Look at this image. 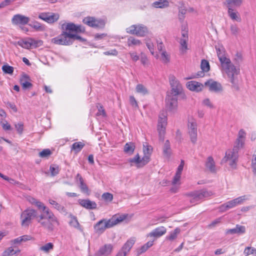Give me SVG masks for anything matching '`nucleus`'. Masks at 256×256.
I'll use <instances>...</instances> for the list:
<instances>
[{
  "label": "nucleus",
  "mask_w": 256,
  "mask_h": 256,
  "mask_svg": "<svg viewBox=\"0 0 256 256\" xmlns=\"http://www.w3.org/2000/svg\"><path fill=\"white\" fill-rule=\"evenodd\" d=\"M54 244L52 242H48L40 248V250L46 253H48L50 250H53Z\"/></svg>",
  "instance_id": "obj_44"
},
{
  "label": "nucleus",
  "mask_w": 256,
  "mask_h": 256,
  "mask_svg": "<svg viewBox=\"0 0 256 256\" xmlns=\"http://www.w3.org/2000/svg\"><path fill=\"white\" fill-rule=\"evenodd\" d=\"M212 194V192L206 190H201L186 194V196L190 198V202L193 205L200 203L205 198Z\"/></svg>",
  "instance_id": "obj_3"
},
{
  "label": "nucleus",
  "mask_w": 256,
  "mask_h": 256,
  "mask_svg": "<svg viewBox=\"0 0 256 256\" xmlns=\"http://www.w3.org/2000/svg\"><path fill=\"white\" fill-rule=\"evenodd\" d=\"M70 224L72 226H73L74 228H77L78 230H80V231H81V232L82 231V229L81 226H80L79 222H78V220L77 218H76V217H75L74 216H71V219L70 222Z\"/></svg>",
  "instance_id": "obj_40"
},
{
  "label": "nucleus",
  "mask_w": 256,
  "mask_h": 256,
  "mask_svg": "<svg viewBox=\"0 0 256 256\" xmlns=\"http://www.w3.org/2000/svg\"><path fill=\"white\" fill-rule=\"evenodd\" d=\"M78 202L81 206L88 210L96 209L97 206V204L94 202L91 201L88 199H80Z\"/></svg>",
  "instance_id": "obj_23"
},
{
  "label": "nucleus",
  "mask_w": 256,
  "mask_h": 256,
  "mask_svg": "<svg viewBox=\"0 0 256 256\" xmlns=\"http://www.w3.org/2000/svg\"><path fill=\"white\" fill-rule=\"evenodd\" d=\"M37 212L33 209H26L21 214L20 219L22 225L24 226H28L32 220L36 216Z\"/></svg>",
  "instance_id": "obj_7"
},
{
  "label": "nucleus",
  "mask_w": 256,
  "mask_h": 256,
  "mask_svg": "<svg viewBox=\"0 0 256 256\" xmlns=\"http://www.w3.org/2000/svg\"><path fill=\"white\" fill-rule=\"evenodd\" d=\"M142 44V42L140 40L133 36H130L128 38L127 44L128 46H140Z\"/></svg>",
  "instance_id": "obj_33"
},
{
  "label": "nucleus",
  "mask_w": 256,
  "mask_h": 256,
  "mask_svg": "<svg viewBox=\"0 0 256 256\" xmlns=\"http://www.w3.org/2000/svg\"><path fill=\"white\" fill-rule=\"evenodd\" d=\"M181 174L176 172V174L173 178V180L172 181V185H176V184H180V179L181 178Z\"/></svg>",
  "instance_id": "obj_62"
},
{
  "label": "nucleus",
  "mask_w": 256,
  "mask_h": 256,
  "mask_svg": "<svg viewBox=\"0 0 256 256\" xmlns=\"http://www.w3.org/2000/svg\"><path fill=\"white\" fill-rule=\"evenodd\" d=\"M94 17L92 16H87L84 18L83 19V22L88 25V26L92 28H94V26H96L94 22Z\"/></svg>",
  "instance_id": "obj_48"
},
{
  "label": "nucleus",
  "mask_w": 256,
  "mask_h": 256,
  "mask_svg": "<svg viewBox=\"0 0 256 256\" xmlns=\"http://www.w3.org/2000/svg\"><path fill=\"white\" fill-rule=\"evenodd\" d=\"M206 86H208L209 90L210 91L216 92H219L222 91V85L216 82H205Z\"/></svg>",
  "instance_id": "obj_24"
},
{
  "label": "nucleus",
  "mask_w": 256,
  "mask_h": 256,
  "mask_svg": "<svg viewBox=\"0 0 256 256\" xmlns=\"http://www.w3.org/2000/svg\"><path fill=\"white\" fill-rule=\"evenodd\" d=\"M72 34L63 32L60 34L52 39V42L58 45L68 46L72 44Z\"/></svg>",
  "instance_id": "obj_6"
},
{
  "label": "nucleus",
  "mask_w": 256,
  "mask_h": 256,
  "mask_svg": "<svg viewBox=\"0 0 256 256\" xmlns=\"http://www.w3.org/2000/svg\"><path fill=\"white\" fill-rule=\"evenodd\" d=\"M18 44L21 47L24 48H31V44L30 42V38L27 40H22L18 42Z\"/></svg>",
  "instance_id": "obj_43"
},
{
  "label": "nucleus",
  "mask_w": 256,
  "mask_h": 256,
  "mask_svg": "<svg viewBox=\"0 0 256 256\" xmlns=\"http://www.w3.org/2000/svg\"><path fill=\"white\" fill-rule=\"evenodd\" d=\"M38 18L48 23H53L59 18L58 14L42 12L38 15Z\"/></svg>",
  "instance_id": "obj_14"
},
{
  "label": "nucleus",
  "mask_w": 256,
  "mask_h": 256,
  "mask_svg": "<svg viewBox=\"0 0 256 256\" xmlns=\"http://www.w3.org/2000/svg\"><path fill=\"white\" fill-rule=\"evenodd\" d=\"M135 241V238H134L128 240L122 247V250L128 254L134 244Z\"/></svg>",
  "instance_id": "obj_30"
},
{
  "label": "nucleus",
  "mask_w": 256,
  "mask_h": 256,
  "mask_svg": "<svg viewBox=\"0 0 256 256\" xmlns=\"http://www.w3.org/2000/svg\"><path fill=\"white\" fill-rule=\"evenodd\" d=\"M30 42L31 44L32 48H37L42 45L43 42L40 40H34L32 38H30Z\"/></svg>",
  "instance_id": "obj_52"
},
{
  "label": "nucleus",
  "mask_w": 256,
  "mask_h": 256,
  "mask_svg": "<svg viewBox=\"0 0 256 256\" xmlns=\"http://www.w3.org/2000/svg\"><path fill=\"white\" fill-rule=\"evenodd\" d=\"M128 162L130 164V166H136L138 168H142L148 162V158L143 156L142 158L137 154L134 158L128 159Z\"/></svg>",
  "instance_id": "obj_12"
},
{
  "label": "nucleus",
  "mask_w": 256,
  "mask_h": 256,
  "mask_svg": "<svg viewBox=\"0 0 256 256\" xmlns=\"http://www.w3.org/2000/svg\"><path fill=\"white\" fill-rule=\"evenodd\" d=\"M126 218V216L124 215H120L118 216H114L112 219H110V221L112 224H114V226L116 224L120 222L123 221Z\"/></svg>",
  "instance_id": "obj_49"
},
{
  "label": "nucleus",
  "mask_w": 256,
  "mask_h": 256,
  "mask_svg": "<svg viewBox=\"0 0 256 256\" xmlns=\"http://www.w3.org/2000/svg\"><path fill=\"white\" fill-rule=\"evenodd\" d=\"M16 0H4L0 3V10L10 5Z\"/></svg>",
  "instance_id": "obj_59"
},
{
  "label": "nucleus",
  "mask_w": 256,
  "mask_h": 256,
  "mask_svg": "<svg viewBox=\"0 0 256 256\" xmlns=\"http://www.w3.org/2000/svg\"><path fill=\"white\" fill-rule=\"evenodd\" d=\"M166 232V228L163 226H159L154 229L152 232L148 233L146 236L147 237H154L156 238H160Z\"/></svg>",
  "instance_id": "obj_18"
},
{
  "label": "nucleus",
  "mask_w": 256,
  "mask_h": 256,
  "mask_svg": "<svg viewBox=\"0 0 256 256\" xmlns=\"http://www.w3.org/2000/svg\"><path fill=\"white\" fill-rule=\"evenodd\" d=\"M2 70L5 73L8 74H12L14 72V68L8 65L3 66Z\"/></svg>",
  "instance_id": "obj_61"
},
{
  "label": "nucleus",
  "mask_w": 256,
  "mask_h": 256,
  "mask_svg": "<svg viewBox=\"0 0 256 256\" xmlns=\"http://www.w3.org/2000/svg\"><path fill=\"white\" fill-rule=\"evenodd\" d=\"M188 39L180 38V50L182 54L185 53L188 50Z\"/></svg>",
  "instance_id": "obj_45"
},
{
  "label": "nucleus",
  "mask_w": 256,
  "mask_h": 256,
  "mask_svg": "<svg viewBox=\"0 0 256 256\" xmlns=\"http://www.w3.org/2000/svg\"><path fill=\"white\" fill-rule=\"evenodd\" d=\"M62 28L70 32H74L76 30V24L72 22L64 24L62 25Z\"/></svg>",
  "instance_id": "obj_37"
},
{
  "label": "nucleus",
  "mask_w": 256,
  "mask_h": 256,
  "mask_svg": "<svg viewBox=\"0 0 256 256\" xmlns=\"http://www.w3.org/2000/svg\"><path fill=\"white\" fill-rule=\"evenodd\" d=\"M135 146L132 143H126L124 146V152L129 154H132L134 150Z\"/></svg>",
  "instance_id": "obj_46"
},
{
  "label": "nucleus",
  "mask_w": 256,
  "mask_h": 256,
  "mask_svg": "<svg viewBox=\"0 0 256 256\" xmlns=\"http://www.w3.org/2000/svg\"><path fill=\"white\" fill-rule=\"evenodd\" d=\"M228 15L230 18L233 21L240 22L242 18L238 12L234 8H227Z\"/></svg>",
  "instance_id": "obj_22"
},
{
  "label": "nucleus",
  "mask_w": 256,
  "mask_h": 256,
  "mask_svg": "<svg viewBox=\"0 0 256 256\" xmlns=\"http://www.w3.org/2000/svg\"><path fill=\"white\" fill-rule=\"evenodd\" d=\"M102 198L106 202H112L113 200V195L109 192H104L102 194Z\"/></svg>",
  "instance_id": "obj_58"
},
{
  "label": "nucleus",
  "mask_w": 256,
  "mask_h": 256,
  "mask_svg": "<svg viewBox=\"0 0 256 256\" xmlns=\"http://www.w3.org/2000/svg\"><path fill=\"white\" fill-rule=\"evenodd\" d=\"M166 106L170 110H173L177 106V96L168 94L166 98Z\"/></svg>",
  "instance_id": "obj_16"
},
{
  "label": "nucleus",
  "mask_w": 256,
  "mask_h": 256,
  "mask_svg": "<svg viewBox=\"0 0 256 256\" xmlns=\"http://www.w3.org/2000/svg\"><path fill=\"white\" fill-rule=\"evenodd\" d=\"M216 50L219 60L220 62L222 70L225 72L236 90H239L238 76L240 74V69L236 68L231 62L230 59L226 56V52L222 46H216Z\"/></svg>",
  "instance_id": "obj_1"
},
{
  "label": "nucleus",
  "mask_w": 256,
  "mask_h": 256,
  "mask_svg": "<svg viewBox=\"0 0 256 256\" xmlns=\"http://www.w3.org/2000/svg\"><path fill=\"white\" fill-rule=\"evenodd\" d=\"M48 202L50 204L54 206V208L56 209L60 212L62 213H66V210L64 207L58 203L55 200H49Z\"/></svg>",
  "instance_id": "obj_34"
},
{
  "label": "nucleus",
  "mask_w": 256,
  "mask_h": 256,
  "mask_svg": "<svg viewBox=\"0 0 256 256\" xmlns=\"http://www.w3.org/2000/svg\"><path fill=\"white\" fill-rule=\"evenodd\" d=\"M75 180L78 184V186L82 192L89 195L90 192L86 184L80 174H78L76 176Z\"/></svg>",
  "instance_id": "obj_17"
},
{
  "label": "nucleus",
  "mask_w": 256,
  "mask_h": 256,
  "mask_svg": "<svg viewBox=\"0 0 256 256\" xmlns=\"http://www.w3.org/2000/svg\"><path fill=\"white\" fill-rule=\"evenodd\" d=\"M169 3L167 0H158L152 4V6L156 8H163L168 6Z\"/></svg>",
  "instance_id": "obj_35"
},
{
  "label": "nucleus",
  "mask_w": 256,
  "mask_h": 256,
  "mask_svg": "<svg viewBox=\"0 0 256 256\" xmlns=\"http://www.w3.org/2000/svg\"><path fill=\"white\" fill-rule=\"evenodd\" d=\"M242 0H226L224 4L227 8H238L242 4Z\"/></svg>",
  "instance_id": "obj_27"
},
{
  "label": "nucleus",
  "mask_w": 256,
  "mask_h": 256,
  "mask_svg": "<svg viewBox=\"0 0 256 256\" xmlns=\"http://www.w3.org/2000/svg\"><path fill=\"white\" fill-rule=\"evenodd\" d=\"M206 166L210 172L215 173L216 171L215 162L212 156H208L206 162Z\"/></svg>",
  "instance_id": "obj_28"
},
{
  "label": "nucleus",
  "mask_w": 256,
  "mask_h": 256,
  "mask_svg": "<svg viewBox=\"0 0 256 256\" xmlns=\"http://www.w3.org/2000/svg\"><path fill=\"white\" fill-rule=\"evenodd\" d=\"M46 215L44 214L38 216L36 217L38 222L40 224L44 227L45 228L47 229L48 230L52 231L53 230L54 228L50 222H48V220H44L46 218Z\"/></svg>",
  "instance_id": "obj_20"
},
{
  "label": "nucleus",
  "mask_w": 256,
  "mask_h": 256,
  "mask_svg": "<svg viewBox=\"0 0 256 256\" xmlns=\"http://www.w3.org/2000/svg\"><path fill=\"white\" fill-rule=\"evenodd\" d=\"M252 168L254 173L256 175V150L253 155V158L252 161Z\"/></svg>",
  "instance_id": "obj_64"
},
{
  "label": "nucleus",
  "mask_w": 256,
  "mask_h": 256,
  "mask_svg": "<svg viewBox=\"0 0 256 256\" xmlns=\"http://www.w3.org/2000/svg\"><path fill=\"white\" fill-rule=\"evenodd\" d=\"M169 81L172 90L168 94L175 96L182 94L183 91L182 86L174 75H170L169 76Z\"/></svg>",
  "instance_id": "obj_8"
},
{
  "label": "nucleus",
  "mask_w": 256,
  "mask_h": 256,
  "mask_svg": "<svg viewBox=\"0 0 256 256\" xmlns=\"http://www.w3.org/2000/svg\"><path fill=\"white\" fill-rule=\"evenodd\" d=\"M248 199V196L244 195L240 197H238L236 198H234L232 200L233 204H234V207L240 205L244 204L245 200Z\"/></svg>",
  "instance_id": "obj_38"
},
{
  "label": "nucleus",
  "mask_w": 256,
  "mask_h": 256,
  "mask_svg": "<svg viewBox=\"0 0 256 256\" xmlns=\"http://www.w3.org/2000/svg\"><path fill=\"white\" fill-rule=\"evenodd\" d=\"M167 123L166 112L165 111H162L159 114L157 126V130L158 132L159 138L160 140L163 141L164 140Z\"/></svg>",
  "instance_id": "obj_4"
},
{
  "label": "nucleus",
  "mask_w": 256,
  "mask_h": 256,
  "mask_svg": "<svg viewBox=\"0 0 256 256\" xmlns=\"http://www.w3.org/2000/svg\"><path fill=\"white\" fill-rule=\"evenodd\" d=\"M126 32L128 34L141 37L144 36L148 33V28L142 24L132 25L126 28Z\"/></svg>",
  "instance_id": "obj_5"
},
{
  "label": "nucleus",
  "mask_w": 256,
  "mask_h": 256,
  "mask_svg": "<svg viewBox=\"0 0 256 256\" xmlns=\"http://www.w3.org/2000/svg\"><path fill=\"white\" fill-rule=\"evenodd\" d=\"M160 57L162 61L164 64H167L170 61V56L166 50H164L161 52Z\"/></svg>",
  "instance_id": "obj_47"
},
{
  "label": "nucleus",
  "mask_w": 256,
  "mask_h": 256,
  "mask_svg": "<svg viewBox=\"0 0 256 256\" xmlns=\"http://www.w3.org/2000/svg\"><path fill=\"white\" fill-rule=\"evenodd\" d=\"M180 232V229L179 228H176L174 231L170 232L169 235L166 237V239L170 241H173L177 238Z\"/></svg>",
  "instance_id": "obj_31"
},
{
  "label": "nucleus",
  "mask_w": 256,
  "mask_h": 256,
  "mask_svg": "<svg viewBox=\"0 0 256 256\" xmlns=\"http://www.w3.org/2000/svg\"><path fill=\"white\" fill-rule=\"evenodd\" d=\"M29 26L37 31H43L44 30V26L38 22H34L30 24Z\"/></svg>",
  "instance_id": "obj_51"
},
{
  "label": "nucleus",
  "mask_w": 256,
  "mask_h": 256,
  "mask_svg": "<svg viewBox=\"0 0 256 256\" xmlns=\"http://www.w3.org/2000/svg\"><path fill=\"white\" fill-rule=\"evenodd\" d=\"M50 170L52 176H56L59 173V167L56 164H52L50 166Z\"/></svg>",
  "instance_id": "obj_54"
},
{
  "label": "nucleus",
  "mask_w": 256,
  "mask_h": 256,
  "mask_svg": "<svg viewBox=\"0 0 256 256\" xmlns=\"http://www.w3.org/2000/svg\"><path fill=\"white\" fill-rule=\"evenodd\" d=\"M30 20V18L21 14H16L13 16L12 18V22L14 25L27 24Z\"/></svg>",
  "instance_id": "obj_13"
},
{
  "label": "nucleus",
  "mask_w": 256,
  "mask_h": 256,
  "mask_svg": "<svg viewBox=\"0 0 256 256\" xmlns=\"http://www.w3.org/2000/svg\"><path fill=\"white\" fill-rule=\"evenodd\" d=\"M188 134L192 142L195 144L197 141V124L194 119H189L188 124Z\"/></svg>",
  "instance_id": "obj_9"
},
{
  "label": "nucleus",
  "mask_w": 256,
  "mask_h": 256,
  "mask_svg": "<svg viewBox=\"0 0 256 256\" xmlns=\"http://www.w3.org/2000/svg\"><path fill=\"white\" fill-rule=\"evenodd\" d=\"M200 68L203 72L209 71L210 66L208 62L206 60H202L200 64Z\"/></svg>",
  "instance_id": "obj_50"
},
{
  "label": "nucleus",
  "mask_w": 256,
  "mask_h": 256,
  "mask_svg": "<svg viewBox=\"0 0 256 256\" xmlns=\"http://www.w3.org/2000/svg\"><path fill=\"white\" fill-rule=\"evenodd\" d=\"M143 152L144 154V156H143L148 157L149 162L150 160V156L152 152V146L148 144L144 145Z\"/></svg>",
  "instance_id": "obj_42"
},
{
  "label": "nucleus",
  "mask_w": 256,
  "mask_h": 256,
  "mask_svg": "<svg viewBox=\"0 0 256 256\" xmlns=\"http://www.w3.org/2000/svg\"><path fill=\"white\" fill-rule=\"evenodd\" d=\"M94 22L95 28H103L105 25V22L102 19H97L94 18Z\"/></svg>",
  "instance_id": "obj_53"
},
{
  "label": "nucleus",
  "mask_w": 256,
  "mask_h": 256,
  "mask_svg": "<svg viewBox=\"0 0 256 256\" xmlns=\"http://www.w3.org/2000/svg\"><path fill=\"white\" fill-rule=\"evenodd\" d=\"M246 232V228L244 226L236 224V227L234 228L228 229L226 230V234H244Z\"/></svg>",
  "instance_id": "obj_25"
},
{
  "label": "nucleus",
  "mask_w": 256,
  "mask_h": 256,
  "mask_svg": "<svg viewBox=\"0 0 256 256\" xmlns=\"http://www.w3.org/2000/svg\"><path fill=\"white\" fill-rule=\"evenodd\" d=\"M30 81V78L28 75L24 74L22 76L20 79V83L24 89L30 88L32 86Z\"/></svg>",
  "instance_id": "obj_26"
},
{
  "label": "nucleus",
  "mask_w": 256,
  "mask_h": 256,
  "mask_svg": "<svg viewBox=\"0 0 256 256\" xmlns=\"http://www.w3.org/2000/svg\"><path fill=\"white\" fill-rule=\"evenodd\" d=\"M84 146V144L82 142H76L72 144V149L76 152H79Z\"/></svg>",
  "instance_id": "obj_55"
},
{
  "label": "nucleus",
  "mask_w": 256,
  "mask_h": 256,
  "mask_svg": "<svg viewBox=\"0 0 256 256\" xmlns=\"http://www.w3.org/2000/svg\"><path fill=\"white\" fill-rule=\"evenodd\" d=\"M186 88L191 91L199 92L202 90L203 85L196 81H190L186 84Z\"/></svg>",
  "instance_id": "obj_21"
},
{
  "label": "nucleus",
  "mask_w": 256,
  "mask_h": 256,
  "mask_svg": "<svg viewBox=\"0 0 256 256\" xmlns=\"http://www.w3.org/2000/svg\"><path fill=\"white\" fill-rule=\"evenodd\" d=\"M240 149V148L234 146L232 149L226 151L225 156L222 160V163L228 162L232 168L236 169L238 158V151Z\"/></svg>",
  "instance_id": "obj_2"
},
{
  "label": "nucleus",
  "mask_w": 256,
  "mask_h": 256,
  "mask_svg": "<svg viewBox=\"0 0 256 256\" xmlns=\"http://www.w3.org/2000/svg\"><path fill=\"white\" fill-rule=\"evenodd\" d=\"M234 208V206L231 200L220 205L218 208V210L220 212H222Z\"/></svg>",
  "instance_id": "obj_32"
},
{
  "label": "nucleus",
  "mask_w": 256,
  "mask_h": 256,
  "mask_svg": "<svg viewBox=\"0 0 256 256\" xmlns=\"http://www.w3.org/2000/svg\"><path fill=\"white\" fill-rule=\"evenodd\" d=\"M20 252V250H14L12 246L8 248L2 253V256H12Z\"/></svg>",
  "instance_id": "obj_39"
},
{
  "label": "nucleus",
  "mask_w": 256,
  "mask_h": 256,
  "mask_svg": "<svg viewBox=\"0 0 256 256\" xmlns=\"http://www.w3.org/2000/svg\"><path fill=\"white\" fill-rule=\"evenodd\" d=\"M162 152L164 156L167 158H169L172 154V150L170 148V142L168 140H166L164 145Z\"/></svg>",
  "instance_id": "obj_29"
},
{
  "label": "nucleus",
  "mask_w": 256,
  "mask_h": 256,
  "mask_svg": "<svg viewBox=\"0 0 256 256\" xmlns=\"http://www.w3.org/2000/svg\"><path fill=\"white\" fill-rule=\"evenodd\" d=\"M136 92L143 96H145L149 94L148 90L142 84H137L136 88Z\"/></svg>",
  "instance_id": "obj_36"
},
{
  "label": "nucleus",
  "mask_w": 256,
  "mask_h": 256,
  "mask_svg": "<svg viewBox=\"0 0 256 256\" xmlns=\"http://www.w3.org/2000/svg\"><path fill=\"white\" fill-rule=\"evenodd\" d=\"M38 208L42 210L43 214L46 215V220H48V222H50L54 228L56 226H58L59 224V222L56 217L48 208L44 205L43 203Z\"/></svg>",
  "instance_id": "obj_10"
},
{
  "label": "nucleus",
  "mask_w": 256,
  "mask_h": 256,
  "mask_svg": "<svg viewBox=\"0 0 256 256\" xmlns=\"http://www.w3.org/2000/svg\"><path fill=\"white\" fill-rule=\"evenodd\" d=\"M246 136V132L244 130L240 129L238 132V138L235 142L234 146L242 148L244 146Z\"/></svg>",
  "instance_id": "obj_19"
},
{
  "label": "nucleus",
  "mask_w": 256,
  "mask_h": 256,
  "mask_svg": "<svg viewBox=\"0 0 256 256\" xmlns=\"http://www.w3.org/2000/svg\"><path fill=\"white\" fill-rule=\"evenodd\" d=\"M146 46L152 55L154 54V44L150 40H148L146 42Z\"/></svg>",
  "instance_id": "obj_60"
},
{
  "label": "nucleus",
  "mask_w": 256,
  "mask_h": 256,
  "mask_svg": "<svg viewBox=\"0 0 256 256\" xmlns=\"http://www.w3.org/2000/svg\"><path fill=\"white\" fill-rule=\"evenodd\" d=\"M230 33L232 36H237L240 32V30L237 24H232L230 26Z\"/></svg>",
  "instance_id": "obj_41"
},
{
  "label": "nucleus",
  "mask_w": 256,
  "mask_h": 256,
  "mask_svg": "<svg viewBox=\"0 0 256 256\" xmlns=\"http://www.w3.org/2000/svg\"><path fill=\"white\" fill-rule=\"evenodd\" d=\"M14 126L17 132L20 134H22L24 130V124L22 122L14 124Z\"/></svg>",
  "instance_id": "obj_63"
},
{
  "label": "nucleus",
  "mask_w": 256,
  "mask_h": 256,
  "mask_svg": "<svg viewBox=\"0 0 256 256\" xmlns=\"http://www.w3.org/2000/svg\"><path fill=\"white\" fill-rule=\"evenodd\" d=\"M0 124L2 126V129L5 131L10 130H12L11 126L5 120H1L0 122Z\"/></svg>",
  "instance_id": "obj_56"
},
{
  "label": "nucleus",
  "mask_w": 256,
  "mask_h": 256,
  "mask_svg": "<svg viewBox=\"0 0 256 256\" xmlns=\"http://www.w3.org/2000/svg\"><path fill=\"white\" fill-rule=\"evenodd\" d=\"M112 244H106L99 248L94 254V256H108L112 253Z\"/></svg>",
  "instance_id": "obj_15"
},
{
  "label": "nucleus",
  "mask_w": 256,
  "mask_h": 256,
  "mask_svg": "<svg viewBox=\"0 0 256 256\" xmlns=\"http://www.w3.org/2000/svg\"><path fill=\"white\" fill-rule=\"evenodd\" d=\"M28 200L30 204H34L38 208H39L42 204V202L37 200L36 199L33 197L30 196L29 198H28Z\"/></svg>",
  "instance_id": "obj_57"
},
{
  "label": "nucleus",
  "mask_w": 256,
  "mask_h": 256,
  "mask_svg": "<svg viewBox=\"0 0 256 256\" xmlns=\"http://www.w3.org/2000/svg\"><path fill=\"white\" fill-rule=\"evenodd\" d=\"M114 226L110 220H102L98 222L94 226V232L98 234H102L106 229Z\"/></svg>",
  "instance_id": "obj_11"
}]
</instances>
